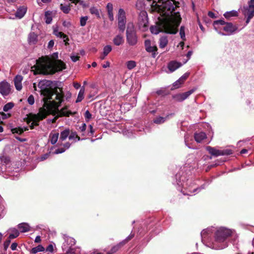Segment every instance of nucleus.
Masks as SVG:
<instances>
[{"instance_id":"a18cd8bd","label":"nucleus","mask_w":254,"mask_h":254,"mask_svg":"<svg viewBox=\"0 0 254 254\" xmlns=\"http://www.w3.org/2000/svg\"><path fill=\"white\" fill-rule=\"evenodd\" d=\"M86 128V125L85 123H82L81 126L79 127V130L82 133L83 135H85L84 132Z\"/></svg>"},{"instance_id":"7c9ffc66","label":"nucleus","mask_w":254,"mask_h":254,"mask_svg":"<svg viewBox=\"0 0 254 254\" xmlns=\"http://www.w3.org/2000/svg\"><path fill=\"white\" fill-rule=\"evenodd\" d=\"M49 81L45 80L40 81L38 83V87L41 89V91L45 90L46 86L49 85Z\"/></svg>"},{"instance_id":"0eeeda50","label":"nucleus","mask_w":254,"mask_h":254,"mask_svg":"<svg viewBox=\"0 0 254 254\" xmlns=\"http://www.w3.org/2000/svg\"><path fill=\"white\" fill-rule=\"evenodd\" d=\"M75 244V241L73 238H65L64 242L62 246L63 252H65L66 254H79L80 253L79 248H77L75 250V251H73V249L72 248V247L74 246Z\"/></svg>"},{"instance_id":"72a5a7b5","label":"nucleus","mask_w":254,"mask_h":254,"mask_svg":"<svg viewBox=\"0 0 254 254\" xmlns=\"http://www.w3.org/2000/svg\"><path fill=\"white\" fill-rule=\"evenodd\" d=\"M147 52L151 53L152 55V57L155 58L156 55V52L157 51V48L155 46H151V47H147V49L146 50Z\"/></svg>"},{"instance_id":"1a4fd4ad","label":"nucleus","mask_w":254,"mask_h":254,"mask_svg":"<svg viewBox=\"0 0 254 254\" xmlns=\"http://www.w3.org/2000/svg\"><path fill=\"white\" fill-rule=\"evenodd\" d=\"M148 21L147 13L145 11L140 12L138 17V26L140 29L145 31L148 27Z\"/></svg>"},{"instance_id":"09e8293b","label":"nucleus","mask_w":254,"mask_h":254,"mask_svg":"<svg viewBox=\"0 0 254 254\" xmlns=\"http://www.w3.org/2000/svg\"><path fill=\"white\" fill-rule=\"evenodd\" d=\"M226 23H225V22L223 20H217V21H214V26L215 27V29H216V25H218V24H220L221 25H225Z\"/></svg>"},{"instance_id":"864d4df0","label":"nucleus","mask_w":254,"mask_h":254,"mask_svg":"<svg viewBox=\"0 0 254 254\" xmlns=\"http://www.w3.org/2000/svg\"><path fill=\"white\" fill-rule=\"evenodd\" d=\"M107 11H113V6L111 3H108L106 6Z\"/></svg>"},{"instance_id":"6e6552de","label":"nucleus","mask_w":254,"mask_h":254,"mask_svg":"<svg viewBox=\"0 0 254 254\" xmlns=\"http://www.w3.org/2000/svg\"><path fill=\"white\" fill-rule=\"evenodd\" d=\"M118 28L122 32L125 30L127 22L126 12L123 8H120L117 15Z\"/></svg>"},{"instance_id":"f8f14e48","label":"nucleus","mask_w":254,"mask_h":254,"mask_svg":"<svg viewBox=\"0 0 254 254\" xmlns=\"http://www.w3.org/2000/svg\"><path fill=\"white\" fill-rule=\"evenodd\" d=\"M53 34L55 35L57 37L62 38L64 40L65 45H68L69 39L68 37L61 31L59 30V27L57 25L53 26Z\"/></svg>"},{"instance_id":"0e129e2a","label":"nucleus","mask_w":254,"mask_h":254,"mask_svg":"<svg viewBox=\"0 0 254 254\" xmlns=\"http://www.w3.org/2000/svg\"><path fill=\"white\" fill-rule=\"evenodd\" d=\"M73 86L75 89H77L80 87L81 85L80 83H79L78 82H74Z\"/></svg>"},{"instance_id":"20e7f679","label":"nucleus","mask_w":254,"mask_h":254,"mask_svg":"<svg viewBox=\"0 0 254 254\" xmlns=\"http://www.w3.org/2000/svg\"><path fill=\"white\" fill-rule=\"evenodd\" d=\"M179 20L176 24H173L171 21L164 20L158 17V21L157 25L152 26L150 28L151 32L153 34H158L160 32H164L168 34H176L178 31V27L179 26Z\"/></svg>"},{"instance_id":"bf43d9fd","label":"nucleus","mask_w":254,"mask_h":254,"mask_svg":"<svg viewBox=\"0 0 254 254\" xmlns=\"http://www.w3.org/2000/svg\"><path fill=\"white\" fill-rule=\"evenodd\" d=\"M84 116L86 119L89 120L91 118V114L89 111L87 110L85 113Z\"/></svg>"},{"instance_id":"e2e57ef3","label":"nucleus","mask_w":254,"mask_h":254,"mask_svg":"<svg viewBox=\"0 0 254 254\" xmlns=\"http://www.w3.org/2000/svg\"><path fill=\"white\" fill-rule=\"evenodd\" d=\"M17 247V244L16 243H13L11 245L10 248L12 251H14L16 249Z\"/></svg>"},{"instance_id":"b1692460","label":"nucleus","mask_w":254,"mask_h":254,"mask_svg":"<svg viewBox=\"0 0 254 254\" xmlns=\"http://www.w3.org/2000/svg\"><path fill=\"white\" fill-rule=\"evenodd\" d=\"M8 232L10 233L8 237V239L10 240L16 238L19 234V232L17 229L14 228L9 229Z\"/></svg>"},{"instance_id":"37998d69","label":"nucleus","mask_w":254,"mask_h":254,"mask_svg":"<svg viewBox=\"0 0 254 254\" xmlns=\"http://www.w3.org/2000/svg\"><path fill=\"white\" fill-rule=\"evenodd\" d=\"M88 19V17L87 16L81 17L80 19V25L81 26H84L86 25V22Z\"/></svg>"},{"instance_id":"603ef678","label":"nucleus","mask_w":254,"mask_h":254,"mask_svg":"<svg viewBox=\"0 0 254 254\" xmlns=\"http://www.w3.org/2000/svg\"><path fill=\"white\" fill-rule=\"evenodd\" d=\"M0 114L1 115V118L2 120H5L10 116V115L9 114H5L3 112L0 113Z\"/></svg>"},{"instance_id":"6e6d98bb","label":"nucleus","mask_w":254,"mask_h":254,"mask_svg":"<svg viewBox=\"0 0 254 254\" xmlns=\"http://www.w3.org/2000/svg\"><path fill=\"white\" fill-rule=\"evenodd\" d=\"M108 15L109 19L112 21H113L114 19L113 11H108Z\"/></svg>"},{"instance_id":"4d7b16f0","label":"nucleus","mask_w":254,"mask_h":254,"mask_svg":"<svg viewBox=\"0 0 254 254\" xmlns=\"http://www.w3.org/2000/svg\"><path fill=\"white\" fill-rule=\"evenodd\" d=\"M54 251V246L52 244H50L46 248V251L49 252H53Z\"/></svg>"},{"instance_id":"473e14b6","label":"nucleus","mask_w":254,"mask_h":254,"mask_svg":"<svg viewBox=\"0 0 254 254\" xmlns=\"http://www.w3.org/2000/svg\"><path fill=\"white\" fill-rule=\"evenodd\" d=\"M60 8L64 13H68L70 10V7L69 4H64L61 3L60 5Z\"/></svg>"},{"instance_id":"2eb2a0df","label":"nucleus","mask_w":254,"mask_h":254,"mask_svg":"<svg viewBox=\"0 0 254 254\" xmlns=\"http://www.w3.org/2000/svg\"><path fill=\"white\" fill-rule=\"evenodd\" d=\"M243 13L246 16H254V0H250L249 5L244 8Z\"/></svg>"},{"instance_id":"f03ea898","label":"nucleus","mask_w":254,"mask_h":254,"mask_svg":"<svg viewBox=\"0 0 254 254\" xmlns=\"http://www.w3.org/2000/svg\"><path fill=\"white\" fill-rule=\"evenodd\" d=\"M35 74H53L65 68V64L60 60H52L48 57H41L36 61Z\"/></svg>"},{"instance_id":"f3484780","label":"nucleus","mask_w":254,"mask_h":254,"mask_svg":"<svg viewBox=\"0 0 254 254\" xmlns=\"http://www.w3.org/2000/svg\"><path fill=\"white\" fill-rule=\"evenodd\" d=\"M182 65V64L175 61H171L168 64L170 72H173Z\"/></svg>"},{"instance_id":"a19ab883","label":"nucleus","mask_w":254,"mask_h":254,"mask_svg":"<svg viewBox=\"0 0 254 254\" xmlns=\"http://www.w3.org/2000/svg\"><path fill=\"white\" fill-rule=\"evenodd\" d=\"M123 246V245H122V244L121 242L120 244H119L113 247L112 248V249L111 250V253H109L108 254H113V253L116 252Z\"/></svg>"},{"instance_id":"8fccbe9b","label":"nucleus","mask_w":254,"mask_h":254,"mask_svg":"<svg viewBox=\"0 0 254 254\" xmlns=\"http://www.w3.org/2000/svg\"><path fill=\"white\" fill-rule=\"evenodd\" d=\"M65 151V149L64 148H60L56 149L54 152V154H58L60 153H62Z\"/></svg>"},{"instance_id":"79ce46f5","label":"nucleus","mask_w":254,"mask_h":254,"mask_svg":"<svg viewBox=\"0 0 254 254\" xmlns=\"http://www.w3.org/2000/svg\"><path fill=\"white\" fill-rule=\"evenodd\" d=\"M183 83V82L179 79L173 83L172 89L178 88L179 87H180V85Z\"/></svg>"},{"instance_id":"a878e982","label":"nucleus","mask_w":254,"mask_h":254,"mask_svg":"<svg viewBox=\"0 0 254 254\" xmlns=\"http://www.w3.org/2000/svg\"><path fill=\"white\" fill-rule=\"evenodd\" d=\"M59 136V133H50L49 140L52 144H55L57 142Z\"/></svg>"},{"instance_id":"393cba45","label":"nucleus","mask_w":254,"mask_h":254,"mask_svg":"<svg viewBox=\"0 0 254 254\" xmlns=\"http://www.w3.org/2000/svg\"><path fill=\"white\" fill-rule=\"evenodd\" d=\"M84 92H85V87L82 86L81 87V88L79 91V93H78V94L77 96V98L75 101L76 103L80 102L84 99Z\"/></svg>"},{"instance_id":"f257e3e1","label":"nucleus","mask_w":254,"mask_h":254,"mask_svg":"<svg viewBox=\"0 0 254 254\" xmlns=\"http://www.w3.org/2000/svg\"><path fill=\"white\" fill-rule=\"evenodd\" d=\"M232 233V230L225 227L218 229L208 228L201 231V241L208 247L215 250H221L228 246L226 240Z\"/></svg>"},{"instance_id":"39448f33","label":"nucleus","mask_w":254,"mask_h":254,"mask_svg":"<svg viewBox=\"0 0 254 254\" xmlns=\"http://www.w3.org/2000/svg\"><path fill=\"white\" fill-rule=\"evenodd\" d=\"M176 184L179 187H182L184 189H187L188 191L190 193L195 192L198 190H200L204 189L205 184L203 185L200 188L194 189L192 190L190 188L192 180L187 179V177L183 175V172L182 171L176 174Z\"/></svg>"},{"instance_id":"338daca9","label":"nucleus","mask_w":254,"mask_h":254,"mask_svg":"<svg viewBox=\"0 0 254 254\" xmlns=\"http://www.w3.org/2000/svg\"><path fill=\"white\" fill-rule=\"evenodd\" d=\"M70 144L69 142H66L64 144V147L65 150L70 147Z\"/></svg>"},{"instance_id":"ddd939ff","label":"nucleus","mask_w":254,"mask_h":254,"mask_svg":"<svg viewBox=\"0 0 254 254\" xmlns=\"http://www.w3.org/2000/svg\"><path fill=\"white\" fill-rule=\"evenodd\" d=\"M206 149L210 154L215 156H219L225 154H232V151L231 150H226L225 151H220L210 146H207L206 147Z\"/></svg>"},{"instance_id":"9b49d317","label":"nucleus","mask_w":254,"mask_h":254,"mask_svg":"<svg viewBox=\"0 0 254 254\" xmlns=\"http://www.w3.org/2000/svg\"><path fill=\"white\" fill-rule=\"evenodd\" d=\"M237 28V27L232 23H227L223 27V29L226 33L224 34L221 32H218V33L221 35H230L236 31Z\"/></svg>"},{"instance_id":"412c9836","label":"nucleus","mask_w":254,"mask_h":254,"mask_svg":"<svg viewBox=\"0 0 254 254\" xmlns=\"http://www.w3.org/2000/svg\"><path fill=\"white\" fill-rule=\"evenodd\" d=\"M18 228L22 233H25L29 231L30 227L28 223H21L18 225Z\"/></svg>"},{"instance_id":"a211bd4d","label":"nucleus","mask_w":254,"mask_h":254,"mask_svg":"<svg viewBox=\"0 0 254 254\" xmlns=\"http://www.w3.org/2000/svg\"><path fill=\"white\" fill-rule=\"evenodd\" d=\"M28 42L30 45H34L38 42V35L33 32H30L28 36Z\"/></svg>"},{"instance_id":"f704fd0d","label":"nucleus","mask_w":254,"mask_h":254,"mask_svg":"<svg viewBox=\"0 0 254 254\" xmlns=\"http://www.w3.org/2000/svg\"><path fill=\"white\" fill-rule=\"evenodd\" d=\"M167 117H157L154 119L153 120V122L154 123L156 124H161L164 123L167 119Z\"/></svg>"},{"instance_id":"4c0bfd02","label":"nucleus","mask_w":254,"mask_h":254,"mask_svg":"<svg viewBox=\"0 0 254 254\" xmlns=\"http://www.w3.org/2000/svg\"><path fill=\"white\" fill-rule=\"evenodd\" d=\"M13 106H14V104L13 103H12V102L8 103L4 106V107L3 108V110L4 112H7L9 110L11 109L13 107Z\"/></svg>"},{"instance_id":"de8ad7c7","label":"nucleus","mask_w":254,"mask_h":254,"mask_svg":"<svg viewBox=\"0 0 254 254\" xmlns=\"http://www.w3.org/2000/svg\"><path fill=\"white\" fill-rule=\"evenodd\" d=\"M27 102L28 104L30 105H32L34 104L35 102V100L34 96L32 95H31L28 97L27 99Z\"/></svg>"},{"instance_id":"58836bf2","label":"nucleus","mask_w":254,"mask_h":254,"mask_svg":"<svg viewBox=\"0 0 254 254\" xmlns=\"http://www.w3.org/2000/svg\"><path fill=\"white\" fill-rule=\"evenodd\" d=\"M112 48L110 45H107L104 47L103 49V55L107 56L110 52L112 51Z\"/></svg>"},{"instance_id":"49530a36","label":"nucleus","mask_w":254,"mask_h":254,"mask_svg":"<svg viewBox=\"0 0 254 254\" xmlns=\"http://www.w3.org/2000/svg\"><path fill=\"white\" fill-rule=\"evenodd\" d=\"M134 237V234H130L125 240L121 242L122 245H124L128 241L131 240Z\"/></svg>"},{"instance_id":"bb28decb","label":"nucleus","mask_w":254,"mask_h":254,"mask_svg":"<svg viewBox=\"0 0 254 254\" xmlns=\"http://www.w3.org/2000/svg\"><path fill=\"white\" fill-rule=\"evenodd\" d=\"M69 129H66L61 132V135L60 137V141H64L65 140L68 136H69Z\"/></svg>"},{"instance_id":"052dcab7","label":"nucleus","mask_w":254,"mask_h":254,"mask_svg":"<svg viewBox=\"0 0 254 254\" xmlns=\"http://www.w3.org/2000/svg\"><path fill=\"white\" fill-rule=\"evenodd\" d=\"M54 45V41L53 40H51L49 42L47 47L48 49H51L53 47Z\"/></svg>"},{"instance_id":"ea45409f","label":"nucleus","mask_w":254,"mask_h":254,"mask_svg":"<svg viewBox=\"0 0 254 254\" xmlns=\"http://www.w3.org/2000/svg\"><path fill=\"white\" fill-rule=\"evenodd\" d=\"M136 66V63L134 61H129L127 63V66L128 69H131Z\"/></svg>"},{"instance_id":"3c124183","label":"nucleus","mask_w":254,"mask_h":254,"mask_svg":"<svg viewBox=\"0 0 254 254\" xmlns=\"http://www.w3.org/2000/svg\"><path fill=\"white\" fill-rule=\"evenodd\" d=\"M189 75V73H186L184 75H183L179 78V79L184 83V81L188 77Z\"/></svg>"},{"instance_id":"4468645a","label":"nucleus","mask_w":254,"mask_h":254,"mask_svg":"<svg viewBox=\"0 0 254 254\" xmlns=\"http://www.w3.org/2000/svg\"><path fill=\"white\" fill-rule=\"evenodd\" d=\"M195 90V88H193L187 92L177 94L174 96V98L176 101L182 102L188 98Z\"/></svg>"},{"instance_id":"c03bdc74","label":"nucleus","mask_w":254,"mask_h":254,"mask_svg":"<svg viewBox=\"0 0 254 254\" xmlns=\"http://www.w3.org/2000/svg\"><path fill=\"white\" fill-rule=\"evenodd\" d=\"M180 35L181 39L183 40H186V36L185 32V27L184 26H181L180 29Z\"/></svg>"},{"instance_id":"423d86ee","label":"nucleus","mask_w":254,"mask_h":254,"mask_svg":"<svg viewBox=\"0 0 254 254\" xmlns=\"http://www.w3.org/2000/svg\"><path fill=\"white\" fill-rule=\"evenodd\" d=\"M126 37L127 41L130 46H134L137 42L136 31L132 23H129L127 25Z\"/></svg>"},{"instance_id":"c756f323","label":"nucleus","mask_w":254,"mask_h":254,"mask_svg":"<svg viewBox=\"0 0 254 254\" xmlns=\"http://www.w3.org/2000/svg\"><path fill=\"white\" fill-rule=\"evenodd\" d=\"M45 22L47 24H50L52 21V12L50 11L45 12Z\"/></svg>"},{"instance_id":"7ed1b4c3","label":"nucleus","mask_w":254,"mask_h":254,"mask_svg":"<svg viewBox=\"0 0 254 254\" xmlns=\"http://www.w3.org/2000/svg\"><path fill=\"white\" fill-rule=\"evenodd\" d=\"M64 96L63 94L58 92L50 91L48 93V95L44 98L45 104H47L49 102L54 109L57 111L58 115L60 117L67 116L69 117L72 113L70 111H68L66 107H64L59 110V108L61 103L63 101Z\"/></svg>"},{"instance_id":"e433bc0d","label":"nucleus","mask_w":254,"mask_h":254,"mask_svg":"<svg viewBox=\"0 0 254 254\" xmlns=\"http://www.w3.org/2000/svg\"><path fill=\"white\" fill-rule=\"evenodd\" d=\"M68 138L69 140H74V141L80 140V138L77 135L75 131L72 132L70 134H69Z\"/></svg>"},{"instance_id":"aec40b11","label":"nucleus","mask_w":254,"mask_h":254,"mask_svg":"<svg viewBox=\"0 0 254 254\" xmlns=\"http://www.w3.org/2000/svg\"><path fill=\"white\" fill-rule=\"evenodd\" d=\"M195 140L198 142H201L203 139L206 138V135L204 132L195 133L194 135Z\"/></svg>"},{"instance_id":"680f3d73","label":"nucleus","mask_w":254,"mask_h":254,"mask_svg":"<svg viewBox=\"0 0 254 254\" xmlns=\"http://www.w3.org/2000/svg\"><path fill=\"white\" fill-rule=\"evenodd\" d=\"M10 240H11L8 239V240H7L4 242V247L5 249H6L8 248V246H9V244L10 243Z\"/></svg>"},{"instance_id":"774afa93","label":"nucleus","mask_w":254,"mask_h":254,"mask_svg":"<svg viewBox=\"0 0 254 254\" xmlns=\"http://www.w3.org/2000/svg\"><path fill=\"white\" fill-rule=\"evenodd\" d=\"M63 24L64 26L66 27H69L71 25L70 23L69 22H67L65 21L63 22Z\"/></svg>"},{"instance_id":"5fc2aeb1","label":"nucleus","mask_w":254,"mask_h":254,"mask_svg":"<svg viewBox=\"0 0 254 254\" xmlns=\"http://www.w3.org/2000/svg\"><path fill=\"white\" fill-rule=\"evenodd\" d=\"M71 60L73 62H76L79 60V57L77 55H72L70 56Z\"/></svg>"},{"instance_id":"2f4dec72","label":"nucleus","mask_w":254,"mask_h":254,"mask_svg":"<svg viewBox=\"0 0 254 254\" xmlns=\"http://www.w3.org/2000/svg\"><path fill=\"white\" fill-rule=\"evenodd\" d=\"M44 250V248L42 245H38V246L32 249L31 254H35L38 252H43Z\"/></svg>"},{"instance_id":"9d476101","label":"nucleus","mask_w":254,"mask_h":254,"mask_svg":"<svg viewBox=\"0 0 254 254\" xmlns=\"http://www.w3.org/2000/svg\"><path fill=\"white\" fill-rule=\"evenodd\" d=\"M11 92V86L6 81H2L0 82V93L5 97L10 94Z\"/></svg>"},{"instance_id":"c85d7f7f","label":"nucleus","mask_w":254,"mask_h":254,"mask_svg":"<svg viewBox=\"0 0 254 254\" xmlns=\"http://www.w3.org/2000/svg\"><path fill=\"white\" fill-rule=\"evenodd\" d=\"M238 13L236 10H231L230 11H227L224 14V16L226 18H229L231 17L238 16Z\"/></svg>"},{"instance_id":"c9c22d12","label":"nucleus","mask_w":254,"mask_h":254,"mask_svg":"<svg viewBox=\"0 0 254 254\" xmlns=\"http://www.w3.org/2000/svg\"><path fill=\"white\" fill-rule=\"evenodd\" d=\"M90 12L93 15H96L98 18L100 17V12L96 7L92 6L89 9Z\"/></svg>"},{"instance_id":"13d9d810","label":"nucleus","mask_w":254,"mask_h":254,"mask_svg":"<svg viewBox=\"0 0 254 254\" xmlns=\"http://www.w3.org/2000/svg\"><path fill=\"white\" fill-rule=\"evenodd\" d=\"M144 45L145 47V49H147V47H149L151 46V41L149 40H146L144 42Z\"/></svg>"},{"instance_id":"cd10ccee","label":"nucleus","mask_w":254,"mask_h":254,"mask_svg":"<svg viewBox=\"0 0 254 254\" xmlns=\"http://www.w3.org/2000/svg\"><path fill=\"white\" fill-rule=\"evenodd\" d=\"M28 127H16L13 128L11 129V131L13 133H17L19 134H21L24 131L28 130Z\"/></svg>"},{"instance_id":"dca6fc26","label":"nucleus","mask_w":254,"mask_h":254,"mask_svg":"<svg viewBox=\"0 0 254 254\" xmlns=\"http://www.w3.org/2000/svg\"><path fill=\"white\" fill-rule=\"evenodd\" d=\"M23 79V76L21 75H17L14 78L13 82L16 89L20 91L22 88V82Z\"/></svg>"},{"instance_id":"5701e85b","label":"nucleus","mask_w":254,"mask_h":254,"mask_svg":"<svg viewBox=\"0 0 254 254\" xmlns=\"http://www.w3.org/2000/svg\"><path fill=\"white\" fill-rule=\"evenodd\" d=\"M168 43V37L166 36H164L160 37L159 41V46L161 49L164 48Z\"/></svg>"},{"instance_id":"69168bd1","label":"nucleus","mask_w":254,"mask_h":254,"mask_svg":"<svg viewBox=\"0 0 254 254\" xmlns=\"http://www.w3.org/2000/svg\"><path fill=\"white\" fill-rule=\"evenodd\" d=\"M49 155L48 154H45L41 157L40 160L43 161L48 158Z\"/></svg>"},{"instance_id":"6ab92c4d","label":"nucleus","mask_w":254,"mask_h":254,"mask_svg":"<svg viewBox=\"0 0 254 254\" xmlns=\"http://www.w3.org/2000/svg\"><path fill=\"white\" fill-rule=\"evenodd\" d=\"M27 11V7L22 6L19 7L15 13V16L19 19L22 18L25 14Z\"/></svg>"},{"instance_id":"4be33fe9","label":"nucleus","mask_w":254,"mask_h":254,"mask_svg":"<svg viewBox=\"0 0 254 254\" xmlns=\"http://www.w3.org/2000/svg\"><path fill=\"white\" fill-rule=\"evenodd\" d=\"M113 43L116 46L122 45L124 42V37L121 35H118L113 39Z\"/></svg>"}]
</instances>
